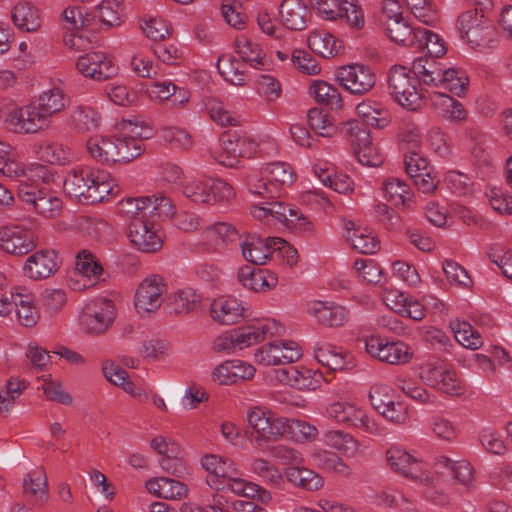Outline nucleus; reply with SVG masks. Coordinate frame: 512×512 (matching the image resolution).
Segmentation results:
<instances>
[{"label": "nucleus", "mask_w": 512, "mask_h": 512, "mask_svg": "<svg viewBox=\"0 0 512 512\" xmlns=\"http://www.w3.org/2000/svg\"><path fill=\"white\" fill-rule=\"evenodd\" d=\"M64 189L82 204H95L113 194L109 175L90 168H74L64 180Z\"/></svg>", "instance_id": "obj_1"}, {"label": "nucleus", "mask_w": 512, "mask_h": 512, "mask_svg": "<svg viewBox=\"0 0 512 512\" xmlns=\"http://www.w3.org/2000/svg\"><path fill=\"white\" fill-rule=\"evenodd\" d=\"M413 72L431 87H443L450 93L461 97L469 86L467 73L459 68H443L435 59L416 58L413 61Z\"/></svg>", "instance_id": "obj_2"}, {"label": "nucleus", "mask_w": 512, "mask_h": 512, "mask_svg": "<svg viewBox=\"0 0 512 512\" xmlns=\"http://www.w3.org/2000/svg\"><path fill=\"white\" fill-rule=\"evenodd\" d=\"M295 180L293 168L285 162L268 163L259 172L247 176L246 185L251 194L263 199H278L284 187Z\"/></svg>", "instance_id": "obj_3"}, {"label": "nucleus", "mask_w": 512, "mask_h": 512, "mask_svg": "<svg viewBox=\"0 0 512 512\" xmlns=\"http://www.w3.org/2000/svg\"><path fill=\"white\" fill-rule=\"evenodd\" d=\"M264 146L275 149L274 141L258 143L247 134L237 131H226L221 135L219 149L212 153L213 158L221 165L234 167L239 157L251 158L262 155Z\"/></svg>", "instance_id": "obj_4"}, {"label": "nucleus", "mask_w": 512, "mask_h": 512, "mask_svg": "<svg viewBox=\"0 0 512 512\" xmlns=\"http://www.w3.org/2000/svg\"><path fill=\"white\" fill-rule=\"evenodd\" d=\"M421 84L423 82L414 74L413 67L393 66L389 71V92L395 101L408 110H416L422 105L426 95Z\"/></svg>", "instance_id": "obj_5"}, {"label": "nucleus", "mask_w": 512, "mask_h": 512, "mask_svg": "<svg viewBox=\"0 0 512 512\" xmlns=\"http://www.w3.org/2000/svg\"><path fill=\"white\" fill-rule=\"evenodd\" d=\"M461 38L473 48L482 51L495 47L497 42L492 23L476 9L462 13L458 19Z\"/></svg>", "instance_id": "obj_6"}, {"label": "nucleus", "mask_w": 512, "mask_h": 512, "mask_svg": "<svg viewBox=\"0 0 512 512\" xmlns=\"http://www.w3.org/2000/svg\"><path fill=\"white\" fill-rule=\"evenodd\" d=\"M247 421L252 429L251 441L257 448H263L269 441L278 440L286 432L287 418L279 417L262 407L250 409Z\"/></svg>", "instance_id": "obj_7"}, {"label": "nucleus", "mask_w": 512, "mask_h": 512, "mask_svg": "<svg viewBox=\"0 0 512 512\" xmlns=\"http://www.w3.org/2000/svg\"><path fill=\"white\" fill-rule=\"evenodd\" d=\"M115 315V307L110 299L95 298L82 308L79 324L87 334L101 335L112 326Z\"/></svg>", "instance_id": "obj_8"}, {"label": "nucleus", "mask_w": 512, "mask_h": 512, "mask_svg": "<svg viewBox=\"0 0 512 512\" xmlns=\"http://www.w3.org/2000/svg\"><path fill=\"white\" fill-rule=\"evenodd\" d=\"M419 377L428 386L450 396L464 393V386L456 372L445 362L426 363L420 368Z\"/></svg>", "instance_id": "obj_9"}, {"label": "nucleus", "mask_w": 512, "mask_h": 512, "mask_svg": "<svg viewBox=\"0 0 512 512\" xmlns=\"http://www.w3.org/2000/svg\"><path fill=\"white\" fill-rule=\"evenodd\" d=\"M182 191L192 202L206 204L228 201L235 195L233 187L221 179L193 180Z\"/></svg>", "instance_id": "obj_10"}, {"label": "nucleus", "mask_w": 512, "mask_h": 512, "mask_svg": "<svg viewBox=\"0 0 512 512\" xmlns=\"http://www.w3.org/2000/svg\"><path fill=\"white\" fill-rule=\"evenodd\" d=\"M17 196L25 205V209L47 218L56 217L62 209L61 199L46 188L36 189L29 185H18Z\"/></svg>", "instance_id": "obj_11"}, {"label": "nucleus", "mask_w": 512, "mask_h": 512, "mask_svg": "<svg viewBox=\"0 0 512 512\" xmlns=\"http://www.w3.org/2000/svg\"><path fill=\"white\" fill-rule=\"evenodd\" d=\"M386 461L391 470L424 486L433 485L435 478L418 465V460L399 446H391L386 451Z\"/></svg>", "instance_id": "obj_12"}, {"label": "nucleus", "mask_w": 512, "mask_h": 512, "mask_svg": "<svg viewBox=\"0 0 512 512\" xmlns=\"http://www.w3.org/2000/svg\"><path fill=\"white\" fill-rule=\"evenodd\" d=\"M336 80L349 93L362 96L373 89L376 75L371 67L354 63L340 67L336 72Z\"/></svg>", "instance_id": "obj_13"}, {"label": "nucleus", "mask_w": 512, "mask_h": 512, "mask_svg": "<svg viewBox=\"0 0 512 512\" xmlns=\"http://www.w3.org/2000/svg\"><path fill=\"white\" fill-rule=\"evenodd\" d=\"M166 292L167 285L161 276L145 278L135 292L134 305L137 313L144 316L156 312L162 305Z\"/></svg>", "instance_id": "obj_14"}, {"label": "nucleus", "mask_w": 512, "mask_h": 512, "mask_svg": "<svg viewBox=\"0 0 512 512\" xmlns=\"http://www.w3.org/2000/svg\"><path fill=\"white\" fill-rule=\"evenodd\" d=\"M8 123L17 133H36L49 127L50 117L37 100L13 110L8 116Z\"/></svg>", "instance_id": "obj_15"}, {"label": "nucleus", "mask_w": 512, "mask_h": 512, "mask_svg": "<svg viewBox=\"0 0 512 512\" xmlns=\"http://www.w3.org/2000/svg\"><path fill=\"white\" fill-rule=\"evenodd\" d=\"M119 130L121 135L116 136L117 151H119L118 163H128L144 152L142 141L150 138L151 135L130 120L121 122Z\"/></svg>", "instance_id": "obj_16"}, {"label": "nucleus", "mask_w": 512, "mask_h": 512, "mask_svg": "<svg viewBox=\"0 0 512 512\" xmlns=\"http://www.w3.org/2000/svg\"><path fill=\"white\" fill-rule=\"evenodd\" d=\"M365 350L372 357L393 365L405 364L412 358V352L402 341H387L379 336L365 339Z\"/></svg>", "instance_id": "obj_17"}, {"label": "nucleus", "mask_w": 512, "mask_h": 512, "mask_svg": "<svg viewBox=\"0 0 512 512\" xmlns=\"http://www.w3.org/2000/svg\"><path fill=\"white\" fill-rule=\"evenodd\" d=\"M37 246L34 232L22 225L0 227V248L14 256H23Z\"/></svg>", "instance_id": "obj_18"}, {"label": "nucleus", "mask_w": 512, "mask_h": 512, "mask_svg": "<svg viewBox=\"0 0 512 512\" xmlns=\"http://www.w3.org/2000/svg\"><path fill=\"white\" fill-rule=\"evenodd\" d=\"M128 238L136 249L145 253L156 252L163 245L162 238L156 228V221L150 217L144 220L136 218V220L130 222Z\"/></svg>", "instance_id": "obj_19"}, {"label": "nucleus", "mask_w": 512, "mask_h": 512, "mask_svg": "<svg viewBox=\"0 0 512 512\" xmlns=\"http://www.w3.org/2000/svg\"><path fill=\"white\" fill-rule=\"evenodd\" d=\"M301 357V350L293 341H276L258 348L254 353L256 363L271 366L292 363Z\"/></svg>", "instance_id": "obj_20"}, {"label": "nucleus", "mask_w": 512, "mask_h": 512, "mask_svg": "<svg viewBox=\"0 0 512 512\" xmlns=\"http://www.w3.org/2000/svg\"><path fill=\"white\" fill-rule=\"evenodd\" d=\"M283 327L273 319H263L257 323L233 329L236 346L242 350L257 344L268 337L280 336Z\"/></svg>", "instance_id": "obj_21"}, {"label": "nucleus", "mask_w": 512, "mask_h": 512, "mask_svg": "<svg viewBox=\"0 0 512 512\" xmlns=\"http://www.w3.org/2000/svg\"><path fill=\"white\" fill-rule=\"evenodd\" d=\"M76 66L83 76L96 81H104L117 74V66L103 52L93 51L80 56Z\"/></svg>", "instance_id": "obj_22"}, {"label": "nucleus", "mask_w": 512, "mask_h": 512, "mask_svg": "<svg viewBox=\"0 0 512 512\" xmlns=\"http://www.w3.org/2000/svg\"><path fill=\"white\" fill-rule=\"evenodd\" d=\"M316 10L326 20L346 18L352 26L360 27L363 24V12L356 0H325L316 6Z\"/></svg>", "instance_id": "obj_23"}, {"label": "nucleus", "mask_w": 512, "mask_h": 512, "mask_svg": "<svg viewBox=\"0 0 512 512\" xmlns=\"http://www.w3.org/2000/svg\"><path fill=\"white\" fill-rule=\"evenodd\" d=\"M10 179L19 183V185H29L36 187V189H43L39 187L40 184H48L54 182V173L51 169L42 164L32 163L26 165L18 162L12 164L8 169Z\"/></svg>", "instance_id": "obj_24"}, {"label": "nucleus", "mask_w": 512, "mask_h": 512, "mask_svg": "<svg viewBox=\"0 0 512 512\" xmlns=\"http://www.w3.org/2000/svg\"><path fill=\"white\" fill-rule=\"evenodd\" d=\"M277 379L297 390L313 391L320 387L323 376L310 368L290 366L277 370Z\"/></svg>", "instance_id": "obj_25"}, {"label": "nucleus", "mask_w": 512, "mask_h": 512, "mask_svg": "<svg viewBox=\"0 0 512 512\" xmlns=\"http://www.w3.org/2000/svg\"><path fill=\"white\" fill-rule=\"evenodd\" d=\"M393 7H397V3L394 1H388L384 7L385 12H393V15H388L390 21L387 24V31L390 39L403 46L414 47L417 43L418 31L421 28L411 27L404 21L400 12L393 11Z\"/></svg>", "instance_id": "obj_26"}, {"label": "nucleus", "mask_w": 512, "mask_h": 512, "mask_svg": "<svg viewBox=\"0 0 512 512\" xmlns=\"http://www.w3.org/2000/svg\"><path fill=\"white\" fill-rule=\"evenodd\" d=\"M59 269L58 255L54 250H40L30 255L24 265V273L33 280L50 277Z\"/></svg>", "instance_id": "obj_27"}, {"label": "nucleus", "mask_w": 512, "mask_h": 512, "mask_svg": "<svg viewBox=\"0 0 512 512\" xmlns=\"http://www.w3.org/2000/svg\"><path fill=\"white\" fill-rule=\"evenodd\" d=\"M307 312L319 324L327 327L341 326L348 319V311L343 306L329 301H313L308 305Z\"/></svg>", "instance_id": "obj_28"}, {"label": "nucleus", "mask_w": 512, "mask_h": 512, "mask_svg": "<svg viewBox=\"0 0 512 512\" xmlns=\"http://www.w3.org/2000/svg\"><path fill=\"white\" fill-rule=\"evenodd\" d=\"M314 357L323 366L333 370H345L352 366V356L341 347L317 342L314 347Z\"/></svg>", "instance_id": "obj_29"}, {"label": "nucleus", "mask_w": 512, "mask_h": 512, "mask_svg": "<svg viewBox=\"0 0 512 512\" xmlns=\"http://www.w3.org/2000/svg\"><path fill=\"white\" fill-rule=\"evenodd\" d=\"M279 14L283 25L295 31L304 30L311 19L309 9L302 0H283Z\"/></svg>", "instance_id": "obj_30"}, {"label": "nucleus", "mask_w": 512, "mask_h": 512, "mask_svg": "<svg viewBox=\"0 0 512 512\" xmlns=\"http://www.w3.org/2000/svg\"><path fill=\"white\" fill-rule=\"evenodd\" d=\"M238 280L243 287L254 292H265L277 285V276L272 272L244 266L238 271Z\"/></svg>", "instance_id": "obj_31"}, {"label": "nucleus", "mask_w": 512, "mask_h": 512, "mask_svg": "<svg viewBox=\"0 0 512 512\" xmlns=\"http://www.w3.org/2000/svg\"><path fill=\"white\" fill-rule=\"evenodd\" d=\"M244 308L241 302L234 297H222L211 304V317L223 325L237 323L243 316Z\"/></svg>", "instance_id": "obj_32"}, {"label": "nucleus", "mask_w": 512, "mask_h": 512, "mask_svg": "<svg viewBox=\"0 0 512 512\" xmlns=\"http://www.w3.org/2000/svg\"><path fill=\"white\" fill-rule=\"evenodd\" d=\"M274 238L261 239L258 236H247L241 244L242 255L246 261L263 265L273 255Z\"/></svg>", "instance_id": "obj_33"}, {"label": "nucleus", "mask_w": 512, "mask_h": 512, "mask_svg": "<svg viewBox=\"0 0 512 512\" xmlns=\"http://www.w3.org/2000/svg\"><path fill=\"white\" fill-rule=\"evenodd\" d=\"M434 465L448 469L454 479L466 490H471L475 486V472L469 461L465 459L453 460L447 456H438L435 458Z\"/></svg>", "instance_id": "obj_34"}, {"label": "nucleus", "mask_w": 512, "mask_h": 512, "mask_svg": "<svg viewBox=\"0 0 512 512\" xmlns=\"http://www.w3.org/2000/svg\"><path fill=\"white\" fill-rule=\"evenodd\" d=\"M433 109L444 119L449 121H462L466 118L463 105L448 94L433 92L428 95Z\"/></svg>", "instance_id": "obj_35"}, {"label": "nucleus", "mask_w": 512, "mask_h": 512, "mask_svg": "<svg viewBox=\"0 0 512 512\" xmlns=\"http://www.w3.org/2000/svg\"><path fill=\"white\" fill-rule=\"evenodd\" d=\"M14 25L21 31L35 32L42 23L39 9L29 2L17 3L11 12Z\"/></svg>", "instance_id": "obj_36"}, {"label": "nucleus", "mask_w": 512, "mask_h": 512, "mask_svg": "<svg viewBox=\"0 0 512 512\" xmlns=\"http://www.w3.org/2000/svg\"><path fill=\"white\" fill-rule=\"evenodd\" d=\"M87 150L92 158L100 163H118L119 155L116 145V136H94L87 141Z\"/></svg>", "instance_id": "obj_37"}, {"label": "nucleus", "mask_w": 512, "mask_h": 512, "mask_svg": "<svg viewBox=\"0 0 512 512\" xmlns=\"http://www.w3.org/2000/svg\"><path fill=\"white\" fill-rule=\"evenodd\" d=\"M309 48L316 54L331 58L342 48L341 41L326 30H313L307 38Z\"/></svg>", "instance_id": "obj_38"}, {"label": "nucleus", "mask_w": 512, "mask_h": 512, "mask_svg": "<svg viewBox=\"0 0 512 512\" xmlns=\"http://www.w3.org/2000/svg\"><path fill=\"white\" fill-rule=\"evenodd\" d=\"M285 476L292 485L307 491H317L323 487V478L316 472L299 466H289Z\"/></svg>", "instance_id": "obj_39"}, {"label": "nucleus", "mask_w": 512, "mask_h": 512, "mask_svg": "<svg viewBox=\"0 0 512 512\" xmlns=\"http://www.w3.org/2000/svg\"><path fill=\"white\" fill-rule=\"evenodd\" d=\"M26 496L37 503H43L48 496L47 478L42 468L30 471L23 479Z\"/></svg>", "instance_id": "obj_40"}, {"label": "nucleus", "mask_w": 512, "mask_h": 512, "mask_svg": "<svg viewBox=\"0 0 512 512\" xmlns=\"http://www.w3.org/2000/svg\"><path fill=\"white\" fill-rule=\"evenodd\" d=\"M75 271L80 276L96 282L103 274V267L92 251L82 249L77 252L75 257Z\"/></svg>", "instance_id": "obj_41"}, {"label": "nucleus", "mask_w": 512, "mask_h": 512, "mask_svg": "<svg viewBox=\"0 0 512 512\" xmlns=\"http://www.w3.org/2000/svg\"><path fill=\"white\" fill-rule=\"evenodd\" d=\"M309 93L317 103L323 104L330 109H340L342 107V98L338 89L326 81L313 80Z\"/></svg>", "instance_id": "obj_42"}, {"label": "nucleus", "mask_w": 512, "mask_h": 512, "mask_svg": "<svg viewBox=\"0 0 512 512\" xmlns=\"http://www.w3.org/2000/svg\"><path fill=\"white\" fill-rule=\"evenodd\" d=\"M385 198L395 206L409 207L413 202V193L409 186L398 178H388L383 183Z\"/></svg>", "instance_id": "obj_43"}, {"label": "nucleus", "mask_w": 512, "mask_h": 512, "mask_svg": "<svg viewBox=\"0 0 512 512\" xmlns=\"http://www.w3.org/2000/svg\"><path fill=\"white\" fill-rule=\"evenodd\" d=\"M36 100L50 119L64 110L70 102L69 96L61 87H53L43 91Z\"/></svg>", "instance_id": "obj_44"}, {"label": "nucleus", "mask_w": 512, "mask_h": 512, "mask_svg": "<svg viewBox=\"0 0 512 512\" xmlns=\"http://www.w3.org/2000/svg\"><path fill=\"white\" fill-rule=\"evenodd\" d=\"M356 111L366 125L384 128L389 123V112L379 102L363 101L356 106Z\"/></svg>", "instance_id": "obj_45"}, {"label": "nucleus", "mask_w": 512, "mask_h": 512, "mask_svg": "<svg viewBox=\"0 0 512 512\" xmlns=\"http://www.w3.org/2000/svg\"><path fill=\"white\" fill-rule=\"evenodd\" d=\"M11 298L14 301V308L16 310L19 323L25 327L34 326L39 319V313L33 304L32 296L30 294L12 292Z\"/></svg>", "instance_id": "obj_46"}, {"label": "nucleus", "mask_w": 512, "mask_h": 512, "mask_svg": "<svg viewBox=\"0 0 512 512\" xmlns=\"http://www.w3.org/2000/svg\"><path fill=\"white\" fill-rule=\"evenodd\" d=\"M324 442L347 457H354L360 451L359 441L344 431L331 430L326 432Z\"/></svg>", "instance_id": "obj_47"}, {"label": "nucleus", "mask_w": 512, "mask_h": 512, "mask_svg": "<svg viewBox=\"0 0 512 512\" xmlns=\"http://www.w3.org/2000/svg\"><path fill=\"white\" fill-rule=\"evenodd\" d=\"M235 51L244 62L253 68L260 69L265 64L261 47L244 36L236 39Z\"/></svg>", "instance_id": "obj_48"}, {"label": "nucleus", "mask_w": 512, "mask_h": 512, "mask_svg": "<svg viewBox=\"0 0 512 512\" xmlns=\"http://www.w3.org/2000/svg\"><path fill=\"white\" fill-rule=\"evenodd\" d=\"M70 121L76 130L88 132L98 127L100 117L93 108L78 105L70 111Z\"/></svg>", "instance_id": "obj_49"}, {"label": "nucleus", "mask_w": 512, "mask_h": 512, "mask_svg": "<svg viewBox=\"0 0 512 512\" xmlns=\"http://www.w3.org/2000/svg\"><path fill=\"white\" fill-rule=\"evenodd\" d=\"M217 69L224 79L234 85H244L247 76L242 64L231 55H222L218 58Z\"/></svg>", "instance_id": "obj_50"}, {"label": "nucleus", "mask_w": 512, "mask_h": 512, "mask_svg": "<svg viewBox=\"0 0 512 512\" xmlns=\"http://www.w3.org/2000/svg\"><path fill=\"white\" fill-rule=\"evenodd\" d=\"M418 33L417 43L414 47L418 50H427L430 55L429 59L441 57L446 53L444 41L439 35L425 28H421ZM423 58H428V56Z\"/></svg>", "instance_id": "obj_51"}, {"label": "nucleus", "mask_w": 512, "mask_h": 512, "mask_svg": "<svg viewBox=\"0 0 512 512\" xmlns=\"http://www.w3.org/2000/svg\"><path fill=\"white\" fill-rule=\"evenodd\" d=\"M312 458L314 463L324 470L335 472L344 477L351 474L350 467L333 452L319 450L313 453Z\"/></svg>", "instance_id": "obj_52"}, {"label": "nucleus", "mask_w": 512, "mask_h": 512, "mask_svg": "<svg viewBox=\"0 0 512 512\" xmlns=\"http://www.w3.org/2000/svg\"><path fill=\"white\" fill-rule=\"evenodd\" d=\"M455 339L464 347L476 350L482 346V338L474 327L465 321L451 323Z\"/></svg>", "instance_id": "obj_53"}, {"label": "nucleus", "mask_w": 512, "mask_h": 512, "mask_svg": "<svg viewBox=\"0 0 512 512\" xmlns=\"http://www.w3.org/2000/svg\"><path fill=\"white\" fill-rule=\"evenodd\" d=\"M354 268L358 276L366 283L382 285L385 281L382 268L372 259H357L354 262Z\"/></svg>", "instance_id": "obj_54"}, {"label": "nucleus", "mask_w": 512, "mask_h": 512, "mask_svg": "<svg viewBox=\"0 0 512 512\" xmlns=\"http://www.w3.org/2000/svg\"><path fill=\"white\" fill-rule=\"evenodd\" d=\"M123 0H102L97 6L98 18L107 27L120 25L122 22Z\"/></svg>", "instance_id": "obj_55"}, {"label": "nucleus", "mask_w": 512, "mask_h": 512, "mask_svg": "<svg viewBox=\"0 0 512 512\" xmlns=\"http://www.w3.org/2000/svg\"><path fill=\"white\" fill-rule=\"evenodd\" d=\"M147 201L148 197L127 198L119 202L118 210L120 214L129 219L130 222H133L136 218L144 220L149 217Z\"/></svg>", "instance_id": "obj_56"}, {"label": "nucleus", "mask_w": 512, "mask_h": 512, "mask_svg": "<svg viewBox=\"0 0 512 512\" xmlns=\"http://www.w3.org/2000/svg\"><path fill=\"white\" fill-rule=\"evenodd\" d=\"M41 157L51 164L65 165L70 162V149L62 143L45 142L40 146Z\"/></svg>", "instance_id": "obj_57"}, {"label": "nucleus", "mask_w": 512, "mask_h": 512, "mask_svg": "<svg viewBox=\"0 0 512 512\" xmlns=\"http://www.w3.org/2000/svg\"><path fill=\"white\" fill-rule=\"evenodd\" d=\"M346 127V134L353 152H355L357 148L371 144L370 130L368 129V125L364 122L351 120L346 123Z\"/></svg>", "instance_id": "obj_58"}, {"label": "nucleus", "mask_w": 512, "mask_h": 512, "mask_svg": "<svg viewBox=\"0 0 512 512\" xmlns=\"http://www.w3.org/2000/svg\"><path fill=\"white\" fill-rule=\"evenodd\" d=\"M359 408L347 402H334L327 407V415L337 423L352 427Z\"/></svg>", "instance_id": "obj_59"}, {"label": "nucleus", "mask_w": 512, "mask_h": 512, "mask_svg": "<svg viewBox=\"0 0 512 512\" xmlns=\"http://www.w3.org/2000/svg\"><path fill=\"white\" fill-rule=\"evenodd\" d=\"M307 121L310 128L319 136L332 137L336 131L328 115L318 108H312L308 111Z\"/></svg>", "instance_id": "obj_60"}, {"label": "nucleus", "mask_w": 512, "mask_h": 512, "mask_svg": "<svg viewBox=\"0 0 512 512\" xmlns=\"http://www.w3.org/2000/svg\"><path fill=\"white\" fill-rule=\"evenodd\" d=\"M348 240L351 242L353 249L362 254H373L379 249L380 242L372 233H364L355 229L349 234Z\"/></svg>", "instance_id": "obj_61"}, {"label": "nucleus", "mask_w": 512, "mask_h": 512, "mask_svg": "<svg viewBox=\"0 0 512 512\" xmlns=\"http://www.w3.org/2000/svg\"><path fill=\"white\" fill-rule=\"evenodd\" d=\"M199 302L200 296L191 288L178 290L171 298L176 313H188L194 310Z\"/></svg>", "instance_id": "obj_62"}, {"label": "nucleus", "mask_w": 512, "mask_h": 512, "mask_svg": "<svg viewBox=\"0 0 512 512\" xmlns=\"http://www.w3.org/2000/svg\"><path fill=\"white\" fill-rule=\"evenodd\" d=\"M250 467L251 471L261 477L266 483L277 486L282 482L279 470L263 458L253 459Z\"/></svg>", "instance_id": "obj_63"}, {"label": "nucleus", "mask_w": 512, "mask_h": 512, "mask_svg": "<svg viewBox=\"0 0 512 512\" xmlns=\"http://www.w3.org/2000/svg\"><path fill=\"white\" fill-rule=\"evenodd\" d=\"M491 207L502 215L512 214V196L501 188L491 187L487 191Z\"/></svg>", "instance_id": "obj_64"}]
</instances>
